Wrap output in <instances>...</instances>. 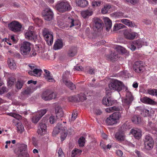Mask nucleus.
Listing matches in <instances>:
<instances>
[{
  "label": "nucleus",
  "instance_id": "17",
  "mask_svg": "<svg viewBox=\"0 0 157 157\" xmlns=\"http://www.w3.org/2000/svg\"><path fill=\"white\" fill-rule=\"evenodd\" d=\"M124 35L125 38L128 39L133 40L136 35V33L132 31V30H126L124 33Z\"/></svg>",
  "mask_w": 157,
  "mask_h": 157
},
{
  "label": "nucleus",
  "instance_id": "28",
  "mask_svg": "<svg viewBox=\"0 0 157 157\" xmlns=\"http://www.w3.org/2000/svg\"><path fill=\"white\" fill-rule=\"evenodd\" d=\"M121 22L131 27H136V25H135L134 23H133L130 20L126 19H124L121 20Z\"/></svg>",
  "mask_w": 157,
  "mask_h": 157
},
{
  "label": "nucleus",
  "instance_id": "25",
  "mask_svg": "<svg viewBox=\"0 0 157 157\" xmlns=\"http://www.w3.org/2000/svg\"><path fill=\"white\" fill-rule=\"evenodd\" d=\"M138 110L140 112V114L144 117L146 116L149 113V110L145 109L143 106L138 107Z\"/></svg>",
  "mask_w": 157,
  "mask_h": 157
},
{
  "label": "nucleus",
  "instance_id": "27",
  "mask_svg": "<svg viewBox=\"0 0 157 157\" xmlns=\"http://www.w3.org/2000/svg\"><path fill=\"white\" fill-rule=\"evenodd\" d=\"M75 2L78 6L84 7L88 4V2L86 0H75Z\"/></svg>",
  "mask_w": 157,
  "mask_h": 157
},
{
  "label": "nucleus",
  "instance_id": "34",
  "mask_svg": "<svg viewBox=\"0 0 157 157\" xmlns=\"http://www.w3.org/2000/svg\"><path fill=\"white\" fill-rule=\"evenodd\" d=\"M8 62L9 67L11 69L14 70L16 69V66L14 60L12 59H9Z\"/></svg>",
  "mask_w": 157,
  "mask_h": 157
},
{
  "label": "nucleus",
  "instance_id": "56",
  "mask_svg": "<svg viewBox=\"0 0 157 157\" xmlns=\"http://www.w3.org/2000/svg\"><path fill=\"white\" fill-rule=\"evenodd\" d=\"M77 116V113L75 112H73L72 114L71 121H74L76 118Z\"/></svg>",
  "mask_w": 157,
  "mask_h": 157
},
{
  "label": "nucleus",
  "instance_id": "61",
  "mask_svg": "<svg viewBox=\"0 0 157 157\" xmlns=\"http://www.w3.org/2000/svg\"><path fill=\"white\" fill-rule=\"evenodd\" d=\"M116 154L118 156L121 157L123 155V152L121 150H117L116 151Z\"/></svg>",
  "mask_w": 157,
  "mask_h": 157
},
{
  "label": "nucleus",
  "instance_id": "41",
  "mask_svg": "<svg viewBox=\"0 0 157 157\" xmlns=\"http://www.w3.org/2000/svg\"><path fill=\"white\" fill-rule=\"evenodd\" d=\"M111 116L116 121H117V120H118L121 117V113L118 112L113 113Z\"/></svg>",
  "mask_w": 157,
  "mask_h": 157
},
{
  "label": "nucleus",
  "instance_id": "54",
  "mask_svg": "<svg viewBox=\"0 0 157 157\" xmlns=\"http://www.w3.org/2000/svg\"><path fill=\"white\" fill-rule=\"evenodd\" d=\"M56 117L58 118L63 117L64 115L63 111H61L60 112L56 113Z\"/></svg>",
  "mask_w": 157,
  "mask_h": 157
},
{
  "label": "nucleus",
  "instance_id": "40",
  "mask_svg": "<svg viewBox=\"0 0 157 157\" xmlns=\"http://www.w3.org/2000/svg\"><path fill=\"white\" fill-rule=\"evenodd\" d=\"M148 93L152 96H155L157 98V89H149L147 90Z\"/></svg>",
  "mask_w": 157,
  "mask_h": 157
},
{
  "label": "nucleus",
  "instance_id": "12",
  "mask_svg": "<svg viewBox=\"0 0 157 157\" xmlns=\"http://www.w3.org/2000/svg\"><path fill=\"white\" fill-rule=\"evenodd\" d=\"M9 29L14 32H18L21 31L22 27L21 24L18 21H13L8 24Z\"/></svg>",
  "mask_w": 157,
  "mask_h": 157
},
{
  "label": "nucleus",
  "instance_id": "59",
  "mask_svg": "<svg viewBox=\"0 0 157 157\" xmlns=\"http://www.w3.org/2000/svg\"><path fill=\"white\" fill-rule=\"evenodd\" d=\"M89 71L88 73L90 75H94V74L95 71L94 69L93 68H92L91 67H89Z\"/></svg>",
  "mask_w": 157,
  "mask_h": 157
},
{
  "label": "nucleus",
  "instance_id": "31",
  "mask_svg": "<svg viewBox=\"0 0 157 157\" xmlns=\"http://www.w3.org/2000/svg\"><path fill=\"white\" fill-rule=\"evenodd\" d=\"M104 21L106 30L108 31L111 28L112 21L108 18H105L104 19Z\"/></svg>",
  "mask_w": 157,
  "mask_h": 157
},
{
  "label": "nucleus",
  "instance_id": "20",
  "mask_svg": "<svg viewBox=\"0 0 157 157\" xmlns=\"http://www.w3.org/2000/svg\"><path fill=\"white\" fill-rule=\"evenodd\" d=\"M62 82L71 90H74L76 89L75 85L68 79H66V78H64Z\"/></svg>",
  "mask_w": 157,
  "mask_h": 157
},
{
  "label": "nucleus",
  "instance_id": "50",
  "mask_svg": "<svg viewBox=\"0 0 157 157\" xmlns=\"http://www.w3.org/2000/svg\"><path fill=\"white\" fill-rule=\"evenodd\" d=\"M49 122L51 124H54L56 121V119L54 116H50L49 118Z\"/></svg>",
  "mask_w": 157,
  "mask_h": 157
},
{
  "label": "nucleus",
  "instance_id": "4",
  "mask_svg": "<svg viewBox=\"0 0 157 157\" xmlns=\"http://www.w3.org/2000/svg\"><path fill=\"white\" fill-rule=\"evenodd\" d=\"M31 44L28 42H24L21 44L20 50L21 54L24 56L26 57L30 52Z\"/></svg>",
  "mask_w": 157,
  "mask_h": 157
},
{
  "label": "nucleus",
  "instance_id": "44",
  "mask_svg": "<svg viewBox=\"0 0 157 157\" xmlns=\"http://www.w3.org/2000/svg\"><path fill=\"white\" fill-rule=\"evenodd\" d=\"M15 80V78L13 77H11L9 78L8 81V85L10 86H12Z\"/></svg>",
  "mask_w": 157,
  "mask_h": 157
},
{
  "label": "nucleus",
  "instance_id": "51",
  "mask_svg": "<svg viewBox=\"0 0 157 157\" xmlns=\"http://www.w3.org/2000/svg\"><path fill=\"white\" fill-rule=\"evenodd\" d=\"M7 115L10 116H12L13 117H14L18 119L20 117V115L18 114L11 113H8Z\"/></svg>",
  "mask_w": 157,
  "mask_h": 157
},
{
  "label": "nucleus",
  "instance_id": "14",
  "mask_svg": "<svg viewBox=\"0 0 157 157\" xmlns=\"http://www.w3.org/2000/svg\"><path fill=\"white\" fill-rule=\"evenodd\" d=\"M33 28L32 26L29 27L28 30L25 33V36L27 39L35 41L37 39V35L36 34L34 31L30 30Z\"/></svg>",
  "mask_w": 157,
  "mask_h": 157
},
{
  "label": "nucleus",
  "instance_id": "5",
  "mask_svg": "<svg viewBox=\"0 0 157 157\" xmlns=\"http://www.w3.org/2000/svg\"><path fill=\"white\" fill-rule=\"evenodd\" d=\"M124 85L121 82L117 80H112V82L109 84V88L113 90H117L118 91H120L122 88L124 86Z\"/></svg>",
  "mask_w": 157,
  "mask_h": 157
},
{
  "label": "nucleus",
  "instance_id": "38",
  "mask_svg": "<svg viewBox=\"0 0 157 157\" xmlns=\"http://www.w3.org/2000/svg\"><path fill=\"white\" fill-rule=\"evenodd\" d=\"M17 130L18 133H21L24 131V128L23 125L21 123H18L17 124Z\"/></svg>",
  "mask_w": 157,
  "mask_h": 157
},
{
  "label": "nucleus",
  "instance_id": "29",
  "mask_svg": "<svg viewBox=\"0 0 157 157\" xmlns=\"http://www.w3.org/2000/svg\"><path fill=\"white\" fill-rule=\"evenodd\" d=\"M106 123L109 125H113L117 123V121H116L112 116L110 115L108 117L106 120Z\"/></svg>",
  "mask_w": 157,
  "mask_h": 157
},
{
  "label": "nucleus",
  "instance_id": "62",
  "mask_svg": "<svg viewBox=\"0 0 157 157\" xmlns=\"http://www.w3.org/2000/svg\"><path fill=\"white\" fill-rule=\"evenodd\" d=\"M144 44V42L140 40H138V48L142 47V45Z\"/></svg>",
  "mask_w": 157,
  "mask_h": 157
},
{
  "label": "nucleus",
  "instance_id": "18",
  "mask_svg": "<svg viewBox=\"0 0 157 157\" xmlns=\"http://www.w3.org/2000/svg\"><path fill=\"white\" fill-rule=\"evenodd\" d=\"M28 73L29 75H31L38 77L40 76L42 73V71L41 69L37 68L36 67L33 70L29 71Z\"/></svg>",
  "mask_w": 157,
  "mask_h": 157
},
{
  "label": "nucleus",
  "instance_id": "9",
  "mask_svg": "<svg viewBox=\"0 0 157 157\" xmlns=\"http://www.w3.org/2000/svg\"><path fill=\"white\" fill-rule=\"evenodd\" d=\"M112 91L109 90H106V98H103L102 103L107 106H111L113 104L114 101L111 98V95Z\"/></svg>",
  "mask_w": 157,
  "mask_h": 157
},
{
  "label": "nucleus",
  "instance_id": "8",
  "mask_svg": "<svg viewBox=\"0 0 157 157\" xmlns=\"http://www.w3.org/2000/svg\"><path fill=\"white\" fill-rule=\"evenodd\" d=\"M133 100V97L131 92L128 90L126 91V98L122 100L123 105L126 107V109H128Z\"/></svg>",
  "mask_w": 157,
  "mask_h": 157
},
{
  "label": "nucleus",
  "instance_id": "57",
  "mask_svg": "<svg viewBox=\"0 0 157 157\" xmlns=\"http://www.w3.org/2000/svg\"><path fill=\"white\" fill-rule=\"evenodd\" d=\"M55 110L56 113L60 112V110L61 111H63L62 108L58 105L56 106Z\"/></svg>",
  "mask_w": 157,
  "mask_h": 157
},
{
  "label": "nucleus",
  "instance_id": "13",
  "mask_svg": "<svg viewBox=\"0 0 157 157\" xmlns=\"http://www.w3.org/2000/svg\"><path fill=\"white\" fill-rule=\"evenodd\" d=\"M42 15L45 20L50 21L53 17V13L52 10L49 8L45 9L42 12Z\"/></svg>",
  "mask_w": 157,
  "mask_h": 157
},
{
  "label": "nucleus",
  "instance_id": "36",
  "mask_svg": "<svg viewBox=\"0 0 157 157\" xmlns=\"http://www.w3.org/2000/svg\"><path fill=\"white\" fill-rule=\"evenodd\" d=\"M78 102H83L86 99V96L85 94L83 93H80L78 94Z\"/></svg>",
  "mask_w": 157,
  "mask_h": 157
},
{
  "label": "nucleus",
  "instance_id": "46",
  "mask_svg": "<svg viewBox=\"0 0 157 157\" xmlns=\"http://www.w3.org/2000/svg\"><path fill=\"white\" fill-rule=\"evenodd\" d=\"M36 55V51L35 50H32V51L27 55L26 57L30 58L33 56H35Z\"/></svg>",
  "mask_w": 157,
  "mask_h": 157
},
{
  "label": "nucleus",
  "instance_id": "22",
  "mask_svg": "<svg viewBox=\"0 0 157 157\" xmlns=\"http://www.w3.org/2000/svg\"><path fill=\"white\" fill-rule=\"evenodd\" d=\"M44 71L45 72V74H44V78L47 81L52 82H55V80L53 78L52 76H51V73L49 71L44 69Z\"/></svg>",
  "mask_w": 157,
  "mask_h": 157
},
{
  "label": "nucleus",
  "instance_id": "32",
  "mask_svg": "<svg viewBox=\"0 0 157 157\" xmlns=\"http://www.w3.org/2000/svg\"><path fill=\"white\" fill-rule=\"evenodd\" d=\"M93 13V12L91 10H87L81 12L82 16L84 18L92 15Z\"/></svg>",
  "mask_w": 157,
  "mask_h": 157
},
{
  "label": "nucleus",
  "instance_id": "24",
  "mask_svg": "<svg viewBox=\"0 0 157 157\" xmlns=\"http://www.w3.org/2000/svg\"><path fill=\"white\" fill-rule=\"evenodd\" d=\"M63 46L62 41L59 39H57L55 42L53 46V49L55 50L61 48Z\"/></svg>",
  "mask_w": 157,
  "mask_h": 157
},
{
  "label": "nucleus",
  "instance_id": "15",
  "mask_svg": "<svg viewBox=\"0 0 157 157\" xmlns=\"http://www.w3.org/2000/svg\"><path fill=\"white\" fill-rule=\"evenodd\" d=\"M47 111L46 109L41 110L37 112L35 115H34L32 118V121L34 123H36L44 115Z\"/></svg>",
  "mask_w": 157,
  "mask_h": 157
},
{
  "label": "nucleus",
  "instance_id": "45",
  "mask_svg": "<svg viewBox=\"0 0 157 157\" xmlns=\"http://www.w3.org/2000/svg\"><path fill=\"white\" fill-rule=\"evenodd\" d=\"M85 138L82 136L81 137L78 141V143L80 147L84 146L85 144Z\"/></svg>",
  "mask_w": 157,
  "mask_h": 157
},
{
  "label": "nucleus",
  "instance_id": "49",
  "mask_svg": "<svg viewBox=\"0 0 157 157\" xmlns=\"http://www.w3.org/2000/svg\"><path fill=\"white\" fill-rule=\"evenodd\" d=\"M117 49L118 51H120L121 53H124L126 52V50L123 47L119 46L117 47Z\"/></svg>",
  "mask_w": 157,
  "mask_h": 157
},
{
  "label": "nucleus",
  "instance_id": "53",
  "mask_svg": "<svg viewBox=\"0 0 157 157\" xmlns=\"http://www.w3.org/2000/svg\"><path fill=\"white\" fill-rule=\"evenodd\" d=\"M123 13L121 12H116L114 15L116 17H123Z\"/></svg>",
  "mask_w": 157,
  "mask_h": 157
},
{
  "label": "nucleus",
  "instance_id": "48",
  "mask_svg": "<svg viewBox=\"0 0 157 157\" xmlns=\"http://www.w3.org/2000/svg\"><path fill=\"white\" fill-rule=\"evenodd\" d=\"M68 99L69 100L71 101L78 102V99L75 96L69 97Z\"/></svg>",
  "mask_w": 157,
  "mask_h": 157
},
{
  "label": "nucleus",
  "instance_id": "3",
  "mask_svg": "<svg viewBox=\"0 0 157 157\" xmlns=\"http://www.w3.org/2000/svg\"><path fill=\"white\" fill-rule=\"evenodd\" d=\"M42 34L48 44L49 45H51L53 40L52 33L50 29L44 28L42 30Z\"/></svg>",
  "mask_w": 157,
  "mask_h": 157
},
{
  "label": "nucleus",
  "instance_id": "2",
  "mask_svg": "<svg viewBox=\"0 0 157 157\" xmlns=\"http://www.w3.org/2000/svg\"><path fill=\"white\" fill-rule=\"evenodd\" d=\"M36 89V88L34 87V86L30 85L29 87H27L22 90L19 98L21 100H25Z\"/></svg>",
  "mask_w": 157,
  "mask_h": 157
},
{
  "label": "nucleus",
  "instance_id": "7",
  "mask_svg": "<svg viewBox=\"0 0 157 157\" xmlns=\"http://www.w3.org/2000/svg\"><path fill=\"white\" fill-rule=\"evenodd\" d=\"M56 97V94L52 92L50 90H47L41 94V97L42 99L45 101H50L55 99Z\"/></svg>",
  "mask_w": 157,
  "mask_h": 157
},
{
  "label": "nucleus",
  "instance_id": "35",
  "mask_svg": "<svg viewBox=\"0 0 157 157\" xmlns=\"http://www.w3.org/2000/svg\"><path fill=\"white\" fill-rule=\"evenodd\" d=\"M126 26L123 24L121 23L115 24L113 27V30L114 31H117L121 29L125 28Z\"/></svg>",
  "mask_w": 157,
  "mask_h": 157
},
{
  "label": "nucleus",
  "instance_id": "63",
  "mask_svg": "<svg viewBox=\"0 0 157 157\" xmlns=\"http://www.w3.org/2000/svg\"><path fill=\"white\" fill-rule=\"evenodd\" d=\"M58 154L59 157H62L63 155V152L60 148L58 150Z\"/></svg>",
  "mask_w": 157,
  "mask_h": 157
},
{
  "label": "nucleus",
  "instance_id": "30",
  "mask_svg": "<svg viewBox=\"0 0 157 157\" xmlns=\"http://www.w3.org/2000/svg\"><path fill=\"white\" fill-rule=\"evenodd\" d=\"M82 152L81 150L75 148L72 151L71 157H78L81 154Z\"/></svg>",
  "mask_w": 157,
  "mask_h": 157
},
{
  "label": "nucleus",
  "instance_id": "33",
  "mask_svg": "<svg viewBox=\"0 0 157 157\" xmlns=\"http://www.w3.org/2000/svg\"><path fill=\"white\" fill-rule=\"evenodd\" d=\"M25 83V82L23 80L18 79L16 82L15 87L18 90H21Z\"/></svg>",
  "mask_w": 157,
  "mask_h": 157
},
{
  "label": "nucleus",
  "instance_id": "37",
  "mask_svg": "<svg viewBox=\"0 0 157 157\" xmlns=\"http://www.w3.org/2000/svg\"><path fill=\"white\" fill-rule=\"evenodd\" d=\"M120 110V108H119L114 106L112 107H109L105 109V111L106 112L110 113L113 111H119Z\"/></svg>",
  "mask_w": 157,
  "mask_h": 157
},
{
  "label": "nucleus",
  "instance_id": "39",
  "mask_svg": "<svg viewBox=\"0 0 157 157\" xmlns=\"http://www.w3.org/2000/svg\"><path fill=\"white\" fill-rule=\"evenodd\" d=\"M111 8V6L110 5H105L101 10V13L103 14L106 13Z\"/></svg>",
  "mask_w": 157,
  "mask_h": 157
},
{
  "label": "nucleus",
  "instance_id": "52",
  "mask_svg": "<svg viewBox=\"0 0 157 157\" xmlns=\"http://www.w3.org/2000/svg\"><path fill=\"white\" fill-rule=\"evenodd\" d=\"M111 56V55H108L107 56V58L111 60L113 59L115 60V59H117L116 57L117 58V56L114 55V53L113 54L112 56Z\"/></svg>",
  "mask_w": 157,
  "mask_h": 157
},
{
  "label": "nucleus",
  "instance_id": "42",
  "mask_svg": "<svg viewBox=\"0 0 157 157\" xmlns=\"http://www.w3.org/2000/svg\"><path fill=\"white\" fill-rule=\"evenodd\" d=\"M103 3L101 1H94L92 3V5L93 7H96L100 6Z\"/></svg>",
  "mask_w": 157,
  "mask_h": 157
},
{
  "label": "nucleus",
  "instance_id": "6",
  "mask_svg": "<svg viewBox=\"0 0 157 157\" xmlns=\"http://www.w3.org/2000/svg\"><path fill=\"white\" fill-rule=\"evenodd\" d=\"M56 7L59 12L63 13L71 10V6L67 2H58L56 5Z\"/></svg>",
  "mask_w": 157,
  "mask_h": 157
},
{
  "label": "nucleus",
  "instance_id": "21",
  "mask_svg": "<svg viewBox=\"0 0 157 157\" xmlns=\"http://www.w3.org/2000/svg\"><path fill=\"white\" fill-rule=\"evenodd\" d=\"M62 82L71 90H74L76 89L75 85L68 79H66V78H64Z\"/></svg>",
  "mask_w": 157,
  "mask_h": 157
},
{
  "label": "nucleus",
  "instance_id": "11",
  "mask_svg": "<svg viewBox=\"0 0 157 157\" xmlns=\"http://www.w3.org/2000/svg\"><path fill=\"white\" fill-rule=\"evenodd\" d=\"M46 121L42 119L39 124L37 133L38 135L42 136L45 134L46 132L47 125Z\"/></svg>",
  "mask_w": 157,
  "mask_h": 157
},
{
  "label": "nucleus",
  "instance_id": "43",
  "mask_svg": "<svg viewBox=\"0 0 157 157\" xmlns=\"http://www.w3.org/2000/svg\"><path fill=\"white\" fill-rule=\"evenodd\" d=\"M129 134H132L136 139L137 138V128H132Z\"/></svg>",
  "mask_w": 157,
  "mask_h": 157
},
{
  "label": "nucleus",
  "instance_id": "58",
  "mask_svg": "<svg viewBox=\"0 0 157 157\" xmlns=\"http://www.w3.org/2000/svg\"><path fill=\"white\" fill-rule=\"evenodd\" d=\"M132 122L134 124H136L137 122V116L136 115L134 116L131 119Z\"/></svg>",
  "mask_w": 157,
  "mask_h": 157
},
{
  "label": "nucleus",
  "instance_id": "47",
  "mask_svg": "<svg viewBox=\"0 0 157 157\" xmlns=\"http://www.w3.org/2000/svg\"><path fill=\"white\" fill-rule=\"evenodd\" d=\"M70 75V72L68 71H66L63 75L61 81H62L64 78H66V79H68L67 78Z\"/></svg>",
  "mask_w": 157,
  "mask_h": 157
},
{
  "label": "nucleus",
  "instance_id": "19",
  "mask_svg": "<svg viewBox=\"0 0 157 157\" xmlns=\"http://www.w3.org/2000/svg\"><path fill=\"white\" fill-rule=\"evenodd\" d=\"M140 100L141 102L150 105H154L156 103V102L153 100L147 97L141 98Z\"/></svg>",
  "mask_w": 157,
  "mask_h": 157
},
{
  "label": "nucleus",
  "instance_id": "10",
  "mask_svg": "<svg viewBox=\"0 0 157 157\" xmlns=\"http://www.w3.org/2000/svg\"><path fill=\"white\" fill-rule=\"evenodd\" d=\"M144 141L145 147L146 149L149 150L153 148L154 143V141L151 136L146 135Z\"/></svg>",
  "mask_w": 157,
  "mask_h": 157
},
{
  "label": "nucleus",
  "instance_id": "55",
  "mask_svg": "<svg viewBox=\"0 0 157 157\" xmlns=\"http://www.w3.org/2000/svg\"><path fill=\"white\" fill-rule=\"evenodd\" d=\"M123 128H124L125 130H129L131 128V127L130 126V124L129 123L127 124H124L123 125Z\"/></svg>",
  "mask_w": 157,
  "mask_h": 157
},
{
  "label": "nucleus",
  "instance_id": "1",
  "mask_svg": "<svg viewBox=\"0 0 157 157\" xmlns=\"http://www.w3.org/2000/svg\"><path fill=\"white\" fill-rule=\"evenodd\" d=\"M60 131L61 139L62 141L64 140L67 136V128L65 125H63L60 123H58L54 128L52 132L53 135L56 136Z\"/></svg>",
  "mask_w": 157,
  "mask_h": 157
},
{
  "label": "nucleus",
  "instance_id": "60",
  "mask_svg": "<svg viewBox=\"0 0 157 157\" xmlns=\"http://www.w3.org/2000/svg\"><path fill=\"white\" fill-rule=\"evenodd\" d=\"M74 69L75 70L78 71H82L83 69V68L81 66H75L74 67Z\"/></svg>",
  "mask_w": 157,
  "mask_h": 157
},
{
  "label": "nucleus",
  "instance_id": "23",
  "mask_svg": "<svg viewBox=\"0 0 157 157\" xmlns=\"http://www.w3.org/2000/svg\"><path fill=\"white\" fill-rule=\"evenodd\" d=\"M115 137L117 140L121 142L125 140V136L123 132H118L115 134Z\"/></svg>",
  "mask_w": 157,
  "mask_h": 157
},
{
  "label": "nucleus",
  "instance_id": "64",
  "mask_svg": "<svg viewBox=\"0 0 157 157\" xmlns=\"http://www.w3.org/2000/svg\"><path fill=\"white\" fill-rule=\"evenodd\" d=\"M6 87L4 86H2L1 88L0 89V94H3L6 92Z\"/></svg>",
  "mask_w": 157,
  "mask_h": 157
},
{
  "label": "nucleus",
  "instance_id": "16",
  "mask_svg": "<svg viewBox=\"0 0 157 157\" xmlns=\"http://www.w3.org/2000/svg\"><path fill=\"white\" fill-rule=\"evenodd\" d=\"M95 31L96 29L100 31L102 29V22L100 19L98 17H94L93 19Z\"/></svg>",
  "mask_w": 157,
  "mask_h": 157
},
{
  "label": "nucleus",
  "instance_id": "26",
  "mask_svg": "<svg viewBox=\"0 0 157 157\" xmlns=\"http://www.w3.org/2000/svg\"><path fill=\"white\" fill-rule=\"evenodd\" d=\"M77 52V49L75 47L70 48L67 52V55L68 56L73 57L75 56Z\"/></svg>",
  "mask_w": 157,
  "mask_h": 157
}]
</instances>
